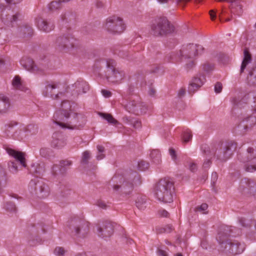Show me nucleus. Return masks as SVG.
Segmentation results:
<instances>
[{
	"label": "nucleus",
	"mask_w": 256,
	"mask_h": 256,
	"mask_svg": "<svg viewBox=\"0 0 256 256\" xmlns=\"http://www.w3.org/2000/svg\"><path fill=\"white\" fill-rule=\"evenodd\" d=\"M208 206L206 204H202L200 206L196 208L198 211L202 212L203 214H206L205 211L207 210Z\"/></svg>",
	"instance_id": "8fccbe9b"
},
{
	"label": "nucleus",
	"mask_w": 256,
	"mask_h": 256,
	"mask_svg": "<svg viewBox=\"0 0 256 256\" xmlns=\"http://www.w3.org/2000/svg\"><path fill=\"white\" fill-rule=\"evenodd\" d=\"M157 253L158 256H168L167 252L160 248H158Z\"/></svg>",
	"instance_id": "864d4df0"
},
{
	"label": "nucleus",
	"mask_w": 256,
	"mask_h": 256,
	"mask_svg": "<svg viewBox=\"0 0 256 256\" xmlns=\"http://www.w3.org/2000/svg\"><path fill=\"white\" fill-rule=\"evenodd\" d=\"M98 152L96 156V160H101L103 158H104L106 156L104 152V148L100 145H98L96 146Z\"/></svg>",
	"instance_id": "72a5a7b5"
},
{
	"label": "nucleus",
	"mask_w": 256,
	"mask_h": 256,
	"mask_svg": "<svg viewBox=\"0 0 256 256\" xmlns=\"http://www.w3.org/2000/svg\"><path fill=\"white\" fill-rule=\"evenodd\" d=\"M6 4L11 6L12 4H16L19 3L22 0H5Z\"/></svg>",
	"instance_id": "bf43d9fd"
},
{
	"label": "nucleus",
	"mask_w": 256,
	"mask_h": 256,
	"mask_svg": "<svg viewBox=\"0 0 256 256\" xmlns=\"http://www.w3.org/2000/svg\"><path fill=\"white\" fill-rule=\"evenodd\" d=\"M21 66L26 70L33 72H38L41 70L34 64L32 58L28 56H24L20 60Z\"/></svg>",
	"instance_id": "f3484780"
},
{
	"label": "nucleus",
	"mask_w": 256,
	"mask_h": 256,
	"mask_svg": "<svg viewBox=\"0 0 256 256\" xmlns=\"http://www.w3.org/2000/svg\"><path fill=\"white\" fill-rule=\"evenodd\" d=\"M72 162L68 160H62L60 162V166L61 167L66 168L72 165Z\"/></svg>",
	"instance_id": "603ef678"
},
{
	"label": "nucleus",
	"mask_w": 256,
	"mask_h": 256,
	"mask_svg": "<svg viewBox=\"0 0 256 256\" xmlns=\"http://www.w3.org/2000/svg\"><path fill=\"white\" fill-rule=\"evenodd\" d=\"M48 152H49V150L48 148H42L40 150V154L42 156L46 157L48 154Z\"/></svg>",
	"instance_id": "5fc2aeb1"
},
{
	"label": "nucleus",
	"mask_w": 256,
	"mask_h": 256,
	"mask_svg": "<svg viewBox=\"0 0 256 256\" xmlns=\"http://www.w3.org/2000/svg\"><path fill=\"white\" fill-rule=\"evenodd\" d=\"M238 158L244 164L245 171L250 172L256 171V149L248 148L245 152L238 154Z\"/></svg>",
	"instance_id": "20e7f679"
},
{
	"label": "nucleus",
	"mask_w": 256,
	"mask_h": 256,
	"mask_svg": "<svg viewBox=\"0 0 256 256\" xmlns=\"http://www.w3.org/2000/svg\"><path fill=\"white\" fill-rule=\"evenodd\" d=\"M126 110L136 115L145 114L147 110L146 105L140 100H130L125 106Z\"/></svg>",
	"instance_id": "6e6552de"
},
{
	"label": "nucleus",
	"mask_w": 256,
	"mask_h": 256,
	"mask_svg": "<svg viewBox=\"0 0 256 256\" xmlns=\"http://www.w3.org/2000/svg\"><path fill=\"white\" fill-rule=\"evenodd\" d=\"M30 172H32L41 174L44 172V168L43 164H33L31 166Z\"/></svg>",
	"instance_id": "bb28decb"
},
{
	"label": "nucleus",
	"mask_w": 256,
	"mask_h": 256,
	"mask_svg": "<svg viewBox=\"0 0 256 256\" xmlns=\"http://www.w3.org/2000/svg\"><path fill=\"white\" fill-rule=\"evenodd\" d=\"M66 252L64 248L56 246L54 250V254L56 256H64Z\"/></svg>",
	"instance_id": "4c0bfd02"
},
{
	"label": "nucleus",
	"mask_w": 256,
	"mask_h": 256,
	"mask_svg": "<svg viewBox=\"0 0 256 256\" xmlns=\"http://www.w3.org/2000/svg\"><path fill=\"white\" fill-rule=\"evenodd\" d=\"M222 88V86L220 82H217L214 86V91L216 93H220Z\"/></svg>",
	"instance_id": "3c124183"
},
{
	"label": "nucleus",
	"mask_w": 256,
	"mask_h": 256,
	"mask_svg": "<svg viewBox=\"0 0 256 256\" xmlns=\"http://www.w3.org/2000/svg\"><path fill=\"white\" fill-rule=\"evenodd\" d=\"M192 137V132L190 130H185L182 136V142L186 144L190 142Z\"/></svg>",
	"instance_id": "f704fd0d"
},
{
	"label": "nucleus",
	"mask_w": 256,
	"mask_h": 256,
	"mask_svg": "<svg viewBox=\"0 0 256 256\" xmlns=\"http://www.w3.org/2000/svg\"><path fill=\"white\" fill-rule=\"evenodd\" d=\"M248 75L250 77L254 76V78L256 80V67L249 70Z\"/></svg>",
	"instance_id": "13d9d810"
},
{
	"label": "nucleus",
	"mask_w": 256,
	"mask_h": 256,
	"mask_svg": "<svg viewBox=\"0 0 256 256\" xmlns=\"http://www.w3.org/2000/svg\"><path fill=\"white\" fill-rule=\"evenodd\" d=\"M210 18L212 20H214L216 16V11L214 10H210Z\"/></svg>",
	"instance_id": "338daca9"
},
{
	"label": "nucleus",
	"mask_w": 256,
	"mask_h": 256,
	"mask_svg": "<svg viewBox=\"0 0 256 256\" xmlns=\"http://www.w3.org/2000/svg\"><path fill=\"white\" fill-rule=\"evenodd\" d=\"M138 180L136 172L126 176L116 174L112 179L110 185L114 190L128 194L132 190L134 185Z\"/></svg>",
	"instance_id": "f03ea898"
},
{
	"label": "nucleus",
	"mask_w": 256,
	"mask_h": 256,
	"mask_svg": "<svg viewBox=\"0 0 256 256\" xmlns=\"http://www.w3.org/2000/svg\"><path fill=\"white\" fill-rule=\"evenodd\" d=\"M12 84L13 87L16 90L26 92L28 89L24 86L21 82L20 78L19 76H14L12 80Z\"/></svg>",
	"instance_id": "a878e982"
},
{
	"label": "nucleus",
	"mask_w": 256,
	"mask_h": 256,
	"mask_svg": "<svg viewBox=\"0 0 256 256\" xmlns=\"http://www.w3.org/2000/svg\"><path fill=\"white\" fill-rule=\"evenodd\" d=\"M113 64L112 60L107 62L106 78L111 82L118 83L124 78L125 73L122 70L115 68Z\"/></svg>",
	"instance_id": "0eeeda50"
},
{
	"label": "nucleus",
	"mask_w": 256,
	"mask_h": 256,
	"mask_svg": "<svg viewBox=\"0 0 256 256\" xmlns=\"http://www.w3.org/2000/svg\"><path fill=\"white\" fill-rule=\"evenodd\" d=\"M205 82L206 78L203 75L194 77L189 84L188 92L190 94L194 92L204 84Z\"/></svg>",
	"instance_id": "a211bd4d"
},
{
	"label": "nucleus",
	"mask_w": 256,
	"mask_h": 256,
	"mask_svg": "<svg viewBox=\"0 0 256 256\" xmlns=\"http://www.w3.org/2000/svg\"><path fill=\"white\" fill-rule=\"evenodd\" d=\"M242 126L246 130L252 128L256 124V116H250L245 118L242 122Z\"/></svg>",
	"instance_id": "4be33fe9"
},
{
	"label": "nucleus",
	"mask_w": 256,
	"mask_h": 256,
	"mask_svg": "<svg viewBox=\"0 0 256 256\" xmlns=\"http://www.w3.org/2000/svg\"><path fill=\"white\" fill-rule=\"evenodd\" d=\"M66 144V142L64 138L54 139L52 142V146L53 147L60 148Z\"/></svg>",
	"instance_id": "2f4dec72"
},
{
	"label": "nucleus",
	"mask_w": 256,
	"mask_h": 256,
	"mask_svg": "<svg viewBox=\"0 0 256 256\" xmlns=\"http://www.w3.org/2000/svg\"><path fill=\"white\" fill-rule=\"evenodd\" d=\"M136 207L140 210H144L146 208V198L144 196H139L136 201Z\"/></svg>",
	"instance_id": "c756f323"
},
{
	"label": "nucleus",
	"mask_w": 256,
	"mask_h": 256,
	"mask_svg": "<svg viewBox=\"0 0 256 256\" xmlns=\"http://www.w3.org/2000/svg\"><path fill=\"white\" fill-rule=\"evenodd\" d=\"M90 158V153L89 151L86 150L82 153L81 162L82 164H87L88 160Z\"/></svg>",
	"instance_id": "79ce46f5"
},
{
	"label": "nucleus",
	"mask_w": 256,
	"mask_h": 256,
	"mask_svg": "<svg viewBox=\"0 0 256 256\" xmlns=\"http://www.w3.org/2000/svg\"><path fill=\"white\" fill-rule=\"evenodd\" d=\"M102 93L105 98H109L112 95V94L110 91L105 90H102Z\"/></svg>",
	"instance_id": "e2e57ef3"
},
{
	"label": "nucleus",
	"mask_w": 256,
	"mask_h": 256,
	"mask_svg": "<svg viewBox=\"0 0 256 256\" xmlns=\"http://www.w3.org/2000/svg\"><path fill=\"white\" fill-rule=\"evenodd\" d=\"M102 116V117L110 124H116L118 123V122L110 114H104Z\"/></svg>",
	"instance_id": "ea45409f"
},
{
	"label": "nucleus",
	"mask_w": 256,
	"mask_h": 256,
	"mask_svg": "<svg viewBox=\"0 0 256 256\" xmlns=\"http://www.w3.org/2000/svg\"><path fill=\"white\" fill-rule=\"evenodd\" d=\"M244 58L240 67V73H242L244 72V70L246 68L247 65L252 62L251 55L247 49H245L244 50Z\"/></svg>",
	"instance_id": "393cba45"
},
{
	"label": "nucleus",
	"mask_w": 256,
	"mask_h": 256,
	"mask_svg": "<svg viewBox=\"0 0 256 256\" xmlns=\"http://www.w3.org/2000/svg\"><path fill=\"white\" fill-rule=\"evenodd\" d=\"M189 168L192 172H194L197 168L196 164L194 163H190L189 166Z\"/></svg>",
	"instance_id": "0e129e2a"
},
{
	"label": "nucleus",
	"mask_w": 256,
	"mask_h": 256,
	"mask_svg": "<svg viewBox=\"0 0 256 256\" xmlns=\"http://www.w3.org/2000/svg\"><path fill=\"white\" fill-rule=\"evenodd\" d=\"M149 166L148 162L144 161H140L138 163V168L140 170H145Z\"/></svg>",
	"instance_id": "c03bdc74"
},
{
	"label": "nucleus",
	"mask_w": 256,
	"mask_h": 256,
	"mask_svg": "<svg viewBox=\"0 0 256 256\" xmlns=\"http://www.w3.org/2000/svg\"><path fill=\"white\" fill-rule=\"evenodd\" d=\"M228 2L230 4V8L234 9L238 8L240 10V12H241L242 8L240 4V0H228Z\"/></svg>",
	"instance_id": "e433bc0d"
},
{
	"label": "nucleus",
	"mask_w": 256,
	"mask_h": 256,
	"mask_svg": "<svg viewBox=\"0 0 256 256\" xmlns=\"http://www.w3.org/2000/svg\"><path fill=\"white\" fill-rule=\"evenodd\" d=\"M169 152H170V154L172 157V158L174 160H176V155L175 150L172 148H170L169 150Z\"/></svg>",
	"instance_id": "680f3d73"
},
{
	"label": "nucleus",
	"mask_w": 256,
	"mask_h": 256,
	"mask_svg": "<svg viewBox=\"0 0 256 256\" xmlns=\"http://www.w3.org/2000/svg\"><path fill=\"white\" fill-rule=\"evenodd\" d=\"M74 38L68 34L58 37L56 41V45L60 50H69L74 46Z\"/></svg>",
	"instance_id": "4468645a"
},
{
	"label": "nucleus",
	"mask_w": 256,
	"mask_h": 256,
	"mask_svg": "<svg viewBox=\"0 0 256 256\" xmlns=\"http://www.w3.org/2000/svg\"><path fill=\"white\" fill-rule=\"evenodd\" d=\"M10 108L8 98L4 94H0V114L5 113Z\"/></svg>",
	"instance_id": "b1692460"
},
{
	"label": "nucleus",
	"mask_w": 256,
	"mask_h": 256,
	"mask_svg": "<svg viewBox=\"0 0 256 256\" xmlns=\"http://www.w3.org/2000/svg\"><path fill=\"white\" fill-rule=\"evenodd\" d=\"M226 248L230 253L232 254H238L242 252L245 248L244 243H242L237 240H231L226 243Z\"/></svg>",
	"instance_id": "2eb2a0df"
},
{
	"label": "nucleus",
	"mask_w": 256,
	"mask_h": 256,
	"mask_svg": "<svg viewBox=\"0 0 256 256\" xmlns=\"http://www.w3.org/2000/svg\"><path fill=\"white\" fill-rule=\"evenodd\" d=\"M256 183L248 178H244L242 180L240 184V189L242 190H254L256 188Z\"/></svg>",
	"instance_id": "5701e85b"
},
{
	"label": "nucleus",
	"mask_w": 256,
	"mask_h": 256,
	"mask_svg": "<svg viewBox=\"0 0 256 256\" xmlns=\"http://www.w3.org/2000/svg\"><path fill=\"white\" fill-rule=\"evenodd\" d=\"M218 174L216 172H214L212 174V185H214L218 180Z\"/></svg>",
	"instance_id": "4d7b16f0"
},
{
	"label": "nucleus",
	"mask_w": 256,
	"mask_h": 256,
	"mask_svg": "<svg viewBox=\"0 0 256 256\" xmlns=\"http://www.w3.org/2000/svg\"><path fill=\"white\" fill-rule=\"evenodd\" d=\"M96 204L102 208H106V203L102 200H98L96 202Z\"/></svg>",
	"instance_id": "6e6d98bb"
},
{
	"label": "nucleus",
	"mask_w": 256,
	"mask_h": 256,
	"mask_svg": "<svg viewBox=\"0 0 256 256\" xmlns=\"http://www.w3.org/2000/svg\"><path fill=\"white\" fill-rule=\"evenodd\" d=\"M8 167L10 170L13 172L16 173L18 171V166L14 162H10L8 163Z\"/></svg>",
	"instance_id": "de8ad7c7"
},
{
	"label": "nucleus",
	"mask_w": 256,
	"mask_h": 256,
	"mask_svg": "<svg viewBox=\"0 0 256 256\" xmlns=\"http://www.w3.org/2000/svg\"><path fill=\"white\" fill-rule=\"evenodd\" d=\"M180 54H181V52H180ZM182 59H184L186 62V64H185L184 68L186 69L187 71L190 70H192L196 66V62L194 59V58H186L184 56H182V54H180Z\"/></svg>",
	"instance_id": "cd10ccee"
},
{
	"label": "nucleus",
	"mask_w": 256,
	"mask_h": 256,
	"mask_svg": "<svg viewBox=\"0 0 256 256\" xmlns=\"http://www.w3.org/2000/svg\"><path fill=\"white\" fill-rule=\"evenodd\" d=\"M70 0H58L57 1L52 2L48 6V8L50 10L54 11L58 9L61 6V3L62 2H68Z\"/></svg>",
	"instance_id": "473e14b6"
},
{
	"label": "nucleus",
	"mask_w": 256,
	"mask_h": 256,
	"mask_svg": "<svg viewBox=\"0 0 256 256\" xmlns=\"http://www.w3.org/2000/svg\"><path fill=\"white\" fill-rule=\"evenodd\" d=\"M127 122L135 128H138L141 127V122L135 118H126Z\"/></svg>",
	"instance_id": "c9c22d12"
},
{
	"label": "nucleus",
	"mask_w": 256,
	"mask_h": 256,
	"mask_svg": "<svg viewBox=\"0 0 256 256\" xmlns=\"http://www.w3.org/2000/svg\"><path fill=\"white\" fill-rule=\"evenodd\" d=\"M6 150L7 153L12 157L14 158L24 167H26V159L24 154L21 152L16 151L10 148H6Z\"/></svg>",
	"instance_id": "aec40b11"
},
{
	"label": "nucleus",
	"mask_w": 256,
	"mask_h": 256,
	"mask_svg": "<svg viewBox=\"0 0 256 256\" xmlns=\"http://www.w3.org/2000/svg\"><path fill=\"white\" fill-rule=\"evenodd\" d=\"M104 27L106 30L112 34H120L126 28L122 19L116 16L108 18Z\"/></svg>",
	"instance_id": "423d86ee"
},
{
	"label": "nucleus",
	"mask_w": 256,
	"mask_h": 256,
	"mask_svg": "<svg viewBox=\"0 0 256 256\" xmlns=\"http://www.w3.org/2000/svg\"><path fill=\"white\" fill-rule=\"evenodd\" d=\"M60 84V82H52L48 83L43 90L42 94L44 96H50L54 100L61 98L64 95V92H59L56 94H54L53 92L54 89L59 88Z\"/></svg>",
	"instance_id": "ddd939ff"
},
{
	"label": "nucleus",
	"mask_w": 256,
	"mask_h": 256,
	"mask_svg": "<svg viewBox=\"0 0 256 256\" xmlns=\"http://www.w3.org/2000/svg\"><path fill=\"white\" fill-rule=\"evenodd\" d=\"M204 48L198 44H190L180 50L181 54L186 58H194L202 53Z\"/></svg>",
	"instance_id": "f8f14e48"
},
{
	"label": "nucleus",
	"mask_w": 256,
	"mask_h": 256,
	"mask_svg": "<svg viewBox=\"0 0 256 256\" xmlns=\"http://www.w3.org/2000/svg\"><path fill=\"white\" fill-rule=\"evenodd\" d=\"M173 228L171 225H167L164 228H156L158 233L167 232L169 233L172 231Z\"/></svg>",
	"instance_id": "37998d69"
},
{
	"label": "nucleus",
	"mask_w": 256,
	"mask_h": 256,
	"mask_svg": "<svg viewBox=\"0 0 256 256\" xmlns=\"http://www.w3.org/2000/svg\"><path fill=\"white\" fill-rule=\"evenodd\" d=\"M54 122L62 128L78 130L82 128L86 122L84 115L72 112L71 104L68 100L61 103V110L56 111L53 116Z\"/></svg>",
	"instance_id": "f257e3e1"
},
{
	"label": "nucleus",
	"mask_w": 256,
	"mask_h": 256,
	"mask_svg": "<svg viewBox=\"0 0 256 256\" xmlns=\"http://www.w3.org/2000/svg\"><path fill=\"white\" fill-rule=\"evenodd\" d=\"M36 25L38 28L42 32H48L54 30V26L50 22H47L41 18H37Z\"/></svg>",
	"instance_id": "412c9836"
},
{
	"label": "nucleus",
	"mask_w": 256,
	"mask_h": 256,
	"mask_svg": "<svg viewBox=\"0 0 256 256\" xmlns=\"http://www.w3.org/2000/svg\"><path fill=\"white\" fill-rule=\"evenodd\" d=\"M6 180V174L4 170L2 168H0V193L2 190V184L5 183Z\"/></svg>",
	"instance_id": "58836bf2"
},
{
	"label": "nucleus",
	"mask_w": 256,
	"mask_h": 256,
	"mask_svg": "<svg viewBox=\"0 0 256 256\" xmlns=\"http://www.w3.org/2000/svg\"><path fill=\"white\" fill-rule=\"evenodd\" d=\"M210 164L211 161L210 160H206L204 161L203 166L204 168H208L210 166Z\"/></svg>",
	"instance_id": "774afa93"
},
{
	"label": "nucleus",
	"mask_w": 256,
	"mask_h": 256,
	"mask_svg": "<svg viewBox=\"0 0 256 256\" xmlns=\"http://www.w3.org/2000/svg\"><path fill=\"white\" fill-rule=\"evenodd\" d=\"M236 148V144L230 142L224 144L218 151L217 154L218 158L220 160H226L228 159Z\"/></svg>",
	"instance_id": "9b49d317"
},
{
	"label": "nucleus",
	"mask_w": 256,
	"mask_h": 256,
	"mask_svg": "<svg viewBox=\"0 0 256 256\" xmlns=\"http://www.w3.org/2000/svg\"><path fill=\"white\" fill-rule=\"evenodd\" d=\"M152 30L154 36H162L174 31V26L166 17H160L154 20L152 26Z\"/></svg>",
	"instance_id": "39448f33"
},
{
	"label": "nucleus",
	"mask_w": 256,
	"mask_h": 256,
	"mask_svg": "<svg viewBox=\"0 0 256 256\" xmlns=\"http://www.w3.org/2000/svg\"><path fill=\"white\" fill-rule=\"evenodd\" d=\"M72 90L74 91L73 94L78 96L86 92L89 90L88 84L84 80H78L72 86Z\"/></svg>",
	"instance_id": "6ab92c4d"
},
{
	"label": "nucleus",
	"mask_w": 256,
	"mask_h": 256,
	"mask_svg": "<svg viewBox=\"0 0 256 256\" xmlns=\"http://www.w3.org/2000/svg\"><path fill=\"white\" fill-rule=\"evenodd\" d=\"M72 223L74 224L73 234L78 238H86L88 232V223L82 220H74Z\"/></svg>",
	"instance_id": "1a4fd4ad"
},
{
	"label": "nucleus",
	"mask_w": 256,
	"mask_h": 256,
	"mask_svg": "<svg viewBox=\"0 0 256 256\" xmlns=\"http://www.w3.org/2000/svg\"><path fill=\"white\" fill-rule=\"evenodd\" d=\"M114 232V226L109 222L103 224L102 226L98 228V234L99 236L106 238L110 237Z\"/></svg>",
	"instance_id": "dca6fc26"
},
{
	"label": "nucleus",
	"mask_w": 256,
	"mask_h": 256,
	"mask_svg": "<svg viewBox=\"0 0 256 256\" xmlns=\"http://www.w3.org/2000/svg\"><path fill=\"white\" fill-rule=\"evenodd\" d=\"M18 14H14V15H12L10 16H9L8 18H4L2 17V21L4 22V23H5L7 25H8L10 22L12 23L14 22H16V20L18 19Z\"/></svg>",
	"instance_id": "a19ab883"
},
{
	"label": "nucleus",
	"mask_w": 256,
	"mask_h": 256,
	"mask_svg": "<svg viewBox=\"0 0 256 256\" xmlns=\"http://www.w3.org/2000/svg\"><path fill=\"white\" fill-rule=\"evenodd\" d=\"M5 208L9 211H15L16 206L14 203L12 202H7L5 204Z\"/></svg>",
	"instance_id": "09e8293b"
},
{
	"label": "nucleus",
	"mask_w": 256,
	"mask_h": 256,
	"mask_svg": "<svg viewBox=\"0 0 256 256\" xmlns=\"http://www.w3.org/2000/svg\"><path fill=\"white\" fill-rule=\"evenodd\" d=\"M222 233L220 232L218 234V236L217 237V240L220 243L222 244L224 242V240L222 238Z\"/></svg>",
	"instance_id": "69168bd1"
},
{
	"label": "nucleus",
	"mask_w": 256,
	"mask_h": 256,
	"mask_svg": "<svg viewBox=\"0 0 256 256\" xmlns=\"http://www.w3.org/2000/svg\"><path fill=\"white\" fill-rule=\"evenodd\" d=\"M29 186L31 188L32 190L34 188L41 198H46L49 195V188L42 181L32 180L29 184Z\"/></svg>",
	"instance_id": "9d476101"
},
{
	"label": "nucleus",
	"mask_w": 256,
	"mask_h": 256,
	"mask_svg": "<svg viewBox=\"0 0 256 256\" xmlns=\"http://www.w3.org/2000/svg\"><path fill=\"white\" fill-rule=\"evenodd\" d=\"M150 156L154 163L156 164H158L160 163L161 154L158 150H154L152 151Z\"/></svg>",
	"instance_id": "c85d7f7f"
},
{
	"label": "nucleus",
	"mask_w": 256,
	"mask_h": 256,
	"mask_svg": "<svg viewBox=\"0 0 256 256\" xmlns=\"http://www.w3.org/2000/svg\"><path fill=\"white\" fill-rule=\"evenodd\" d=\"M202 69L204 72L209 74L214 69V64L209 62H206L202 65Z\"/></svg>",
	"instance_id": "7c9ffc66"
},
{
	"label": "nucleus",
	"mask_w": 256,
	"mask_h": 256,
	"mask_svg": "<svg viewBox=\"0 0 256 256\" xmlns=\"http://www.w3.org/2000/svg\"><path fill=\"white\" fill-rule=\"evenodd\" d=\"M158 214L162 217H168V212L164 210H162L158 211Z\"/></svg>",
	"instance_id": "052dcab7"
},
{
	"label": "nucleus",
	"mask_w": 256,
	"mask_h": 256,
	"mask_svg": "<svg viewBox=\"0 0 256 256\" xmlns=\"http://www.w3.org/2000/svg\"><path fill=\"white\" fill-rule=\"evenodd\" d=\"M27 130L30 132V134L34 135L38 132V128L36 126L30 125L27 128Z\"/></svg>",
	"instance_id": "a18cd8bd"
},
{
	"label": "nucleus",
	"mask_w": 256,
	"mask_h": 256,
	"mask_svg": "<svg viewBox=\"0 0 256 256\" xmlns=\"http://www.w3.org/2000/svg\"><path fill=\"white\" fill-rule=\"evenodd\" d=\"M174 194V183L168 178L161 179L156 185L154 195L160 202L164 203L172 202Z\"/></svg>",
	"instance_id": "7ed1b4c3"
},
{
	"label": "nucleus",
	"mask_w": 256,
	"mask_h": 256,
	"mask_svg": "<svg viewBox=\"0 0 256 256\" xmlns=\"http://www.w3.org/2000/svg\"><path fill=\"white\" fill-rule=\"evenodd\" d=\"M236 230V228L234 227L226 226L224 228V234L226 236H229L231 233H234Z\"/></svg>",
	"instance_id": "49530a36"
}]
</instances>
